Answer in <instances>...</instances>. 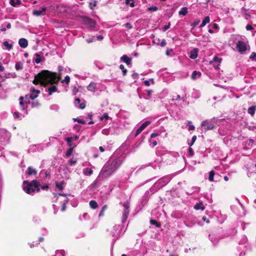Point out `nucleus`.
Returning <instances> with one entry per match:
<instances>
[{
  "label": "nucleus",
  "mask_w": 256,
  "mask_h": 256,
  "mask_svg": "<svg viewBox=\"0 0 256 256\" xmlns=\"http://www.w3.org/2000/svg\"><path fill=\"white\" fill-rule=\"evenodd\" d=\"M22 4V2L20 0H16V6H19Z\"/></svg>",
  "instance_id": "nucleus-59"
},
{
  "label": "nucleus",
  "mask_w": 256,
  "mask_h": 256,
  "mask_svg": "<svg viewBox=\"0 0 256 256\" xmlns=\"http://www.w3.org/2000/svg\"><path fill=\"white\" fill-rule=\"evenodd\" d=\"M188 152H189V156H194V152L192 148H190V147L189 148Z\"/></svg>",
  "instance_id": "nucleus-43"
},
{
  "label": "nucleus",
  "mask_w": 256,
  "mask_h": 256,
  "mask_svg": "<svg viewBox=\"0 0 256 256\" xmlns=\"http://www.w3.org/2000/svg\"><path fill=\"white\" fill-rule=\"evenodd\" d=\"M213 28L217 30L218 28V26L216 24H213Z\"/></svg>",
  "instance_id": "nucleus-62"
},
{
  "label": "nucleus",
  "mask_w": 256,
  "mask_h": 256,
  "mask_svg": "<svg viewBox=\"0 0 256 256\" xmlns=\"http://www.w3.org/2000/svg\"><path fill=\"white\" fill-rule=\"evenodd\" d=\"M76 160H73V159H71V160H70V161H69L70 164L71 166H72V165H74V164H76Z\"/></svg>",
  "instance_id": "nucleus-51"
},
{
  "label": "nucleus",
  "mask_w": 256,
  "mask_h": 256,
  "mask_svg": "<svg viewBox=\"0 0 256 256\" xmlns=\"http://www.w3.org/2000/svg\"><path fill=\"white\" fill-rule=\"evenodd\" d=\"M236 48L240 52H244L246 50V46L245 42L242 41H238L236 43Z\"/></svg>",
  "instance_id": "nucleus-6"
},
{
  "label": "nucleus",
  "mask_w": 256,
  "mask_h": 256,
  "mask_svg": "<svg viewBox=\"0 0 256 256\" xmlns=\"http://www.w3.org/2000/svg\"><path fill=\"white\" fill-rule=\"evenodd\" d=\"M46 10V8L44 6L42 8V10H34L32 14L36 16H40L44 15L45 12Z\"/></svg>",
  "instance_id": "nucleus-9"
},
{
  "label": "nucleus",
  "mask_w": 256,
  "mask_h": 256,
  "mask_svg": "<svg viewBox=\"0 0 256 256\" xmlns=\"http://www.w3.org/2000/svg\"><path fill=\"white\" fill-rule=\"evenodd\" d=\"M200 22V20H196V21H195L194 22H193L192 24H191V26H192L193 27H194L196 26H197L199 22Z\"/></svg>",
  "instance_id": "nucleus-46"
},
{
  "label": "nucleus",
  "mask_w": 256,
  "mask_h": 256,
  "mask_svg": "<svg viewBox=\"0 0 256 256\" xmlns=\"http://www.w3.org/2000/svg\"><path fill=\"white\" fill-rule=\"evenodd\" d=\"M15 68L17 70H22L23 67L22 64L20 62H16L15 64Z\"/></svg>",
  "instance_id": "nucleus-33"
},
{
  "label": "nucleus",
  "mask_w": 256,
  "mask_h": 256,
  "mask_svg": "<svg viewBox=\"0 0 256 256\" xmlns=\"http://www.w3.org/2000/svg\"><path fill=\"white\" fill-rule=\"evenodd\" d=\"M83 21L84 24L88 28H94L96 26V22L90 18L84 17L83 18Z\"/></svg>",
  "instance_id": "nucleus-5"
},
{
  "label": "nucleus",
  "mask_w": 256,
  "mask_h": 256,
  "mask_svg": "<svg viewBox=\"0 0 256 256\" xmlns=\"http://www.w3.org/2000/svg\"><path fill=\"white\" fill-rule=\"evenodd\" d=\"M58 88L55 86H52L46 90V91L48 92V94L50 96L52 95L53 92H56Z\"/></svg>",
  "instance_id": "nucleus-14"
},
{
  "label": "nucleus",
  "mask_w": 256,
  "mask_h": 256,
  "mask_svg": "<svg viewBox=\"0 0 256 256\" xmlns=\"http://www.w3.org/2000/svg\"><path fill=\"white\" fill-rule=\"evenodd\" d=\"M217 119L215 118L210 120H206L202 122L201 124L202 126H204L206 131L212 130L216 128Z\"/></svg>",
  "instance_id": "nucleus-4"
},
{
  "label": "nucleus",
  "mask_w": 256,
  "mask_h": 256,
  "mask_svg": "<svg viewBox=\"0 0 256 256\" xmlns=\"http://www.w3.org/2000/svg\"><path fill=\"white\" fill-rule=\"evenodd\" d=\"M194 208L196 210H204L205 209V206L203 204L202 202H198L196 203L194 205Z\"/></svg>",
  "instance_id": "nucleus-15"
},
{
  "label": "nucleus",
  "mask_w": 256,
  "mask_h": 256,
  "mask_svg": "<svg viewBox=\"0 0 256 256\" xmlns=\"http://www.w3.org/2000/svg\"><path fill=\"white\" fill-rule=\"evenodd\" d=\"M124 210L122 215V222L123 223L126 220L129 214V206L126 204H124Z\"/></svg>",
  "instance_id": "nucleus-8"
},
{
  "label": "nucleus",
  "mask_w": 256,
  "mask_h": 256,
  "mask_svg": "<svg viewBox=\"0 0 256 256\" xmlns=\"http://www.w3.org/2000/svg\"><path fill=\"white\" fill-rule=\"evenodd\" d=\"M62 70L63 67L62 66H58V74L48 70H43L35 76L32 83L36 85L40 84L44 87L48 84H56L61 80V72Z\"/></svg>",
  "instance_id": "nucleus-1"
},
{
  "label": "nucleus",
  "mask_w": 256,
  "mask_h": 256,
  "mask_svg": "<svg viewBox=\"0 0 256 256\" xmlns=\"http://www.w3.org/2000/svg\"><path fill=\"white\" fill-rule=\"evenodd\" d=\"M198 48H195L190 52V58L192 59H196L198 57Z\"/></svg>",
  "instance_id": "nucleus-12"
},
{
  "label": "nucleus",
  "mask_w": 256,
  "mask_h": 256,
  "mask_svg": "<svg viewBox=\"0 0 256 256\" xmlns=\"http://www.w3.org/2000/svg\"><path fill=\"white\" fill-rule=\"evenodd\" d=\"M222 58H218L217 56H214V58H213V62H216V63H218V64H220L221 62H222Z\"/></svg>",
  "instance_id": "nucleus-38"
},
{
  "label": "nucleus",
  "mask_w": 256,
  "mask_h": 256,
  "mask_svg": "<svg viewBox=\"0 0 256 256\" xmlns=\"http://www.w3.org/2000/svg\"><path fill=\"white\" fill-rule=\"evenodd\" d=\"M254 29V28L250 24H248L246 26V30H250Z\"/></svg>",
  "instance_id": "nucleus-49"
},
{
  "label": "nucleus",
  "mask_w": 256,
  "mask_h": 256,
  "mask_svg": "<svg viewBox=\"0 0 256 256\" xmlns=\"http://www.w3.org/2000/svg\"><path fill=\"white\" fill-rule=\"evenodd\" d=\"M108 118H109V116H108V114L107 113H104V116L100 117V120H107L108 119Z\"/></svg>",
  "instance_id": "nucleus-41"
},
{
  "label": "nucleus",
  "mask_w": 256,
  "mask_h": 256,
  "mask_svg": "<svg viewBox=\"0 0 256 256\" xmlns=\"http://www.w3.org/2000/svg\"><path fill=\"white\" fill-rule=\"evenodd\" d=\"M40 93V90L36 91V92H32L30 95V98L32 100H34L38 96V94Z\"/></svg>",
  "instance_id": "nucleus-24"
},
{
  "label": "nucleus",
  "mask_w": 256,
  "mask_h": 256,
  "mask_svg": "<svg viewBox=\"0 0 256 256\" xmlns=\"http://www.w3.org/2000/svg\"><path fill=\"white\" fill-rule=\"evenodd\" d=\"M93 40H94L93 38H90L86 40V42H88V43H90L92 42H93Z\"/></svg>",
  "instance_id": "nucleus-60"
},
{
  "label": "nucleus",
  "mask_w": 256,
  "mask_h": 256,
  "mask_svg": "<svg viewBox=\"0 0 256 256\" xmlns=\"http://www.w3.org/2000/svg\"><path fill=\"white\" fill-rule=\"evenodd\" d=\"M132 77L134 79H137L138 78V73H134L132 74Z\"/></svg>",
  "instance_id": "nucleus-45"
},
{
  "label": "nucleus",
  "mask_w": 256,
  "mask_h": 256,
  "mask_svg": "<svg viewBox=\"0 0 256 256\" xmlns=\"http://www.w3.org/2000/svg\"><path fill=\"white\" fill-rule=\"evenodd\" d=\"M194 128H195V127H194V126H193V125H190V126H189V128H188V130H194Z\"/></svg>",
  "instance_id": "nucleus-58"
},
{
  "label": "nucleus",
  "mask_w": 256,
  "mask_h": 256,
  "mask_svg": "<svg viewBox=\"0 0 256 256\" xmlns=\"http://www.w3.org/2000/svg\"><path fill=\"white\" fill-rule=\"evenodd\" d=\"M64 180L61 181L60 182H56V186L60 190H62L64 187Z\"/></svg>",
  "instance_id": "nucleus-16"
},
{
  "label": "nucleus",
  "mask_w": 256,
  "mask_h": 256,
  "mask_svg": "<svg viewBox=\"0 0 256 256\" xmlns=\"http://www.w3.org/2000/svg\"><path fill=\"white\" fill-rule=\"evenodd\" d=\"M86 107V104L84 102H82L80 104L79 108L80 109H84Z\"/></svg>",
  "instance_id": "nucleus-50"
},
{
  "label": "nucleus",
  "mask_w": 256,
  "mask_h": 256,
  "mask_svg": "<svg viewBox=\"0 0 256 256\" xmlns=\"http://www.w3.org/2000/svg\"><path fill=\"white\" fill-rule=\"evenodd\" d=\"M96 0H94V2H90L89 3V7L90 10H94V8L96 6Z\"/></svg>",
  "instance_id": "nucleus-32"
},
{
  "label": "nucleus",
  "mask_w": 256,
  "mask_h": 256,
  "mask_svg": "<svg viewBox=\"0 0 256 256\" xmlns=\"http://www.w3.org/2000/svg\"><path fill=\"white\" fill-rule=\"evenodd\" d=\"M10 4L13 6H16L15 0H10Z\"/></svg>",
  "instance_id": "nucleus-54"
},
{
  "label": "nucleus",
  "mask_w": 256,
  "mask_h": 256,
  "mask_svg": "<svg viewBox=\"0 0 256 256\" xmlns=\"http://www.w3.org/2000/svg\"><path fill=\"white\" fill-rule=\"evenodd\" d=\"M70 82V78L68 76H65L64 80L61 81L62 83L66 82L67 84H69Z\"/></svg>",
  "instance_id": "nucleus-34"
},
{
  "label": "nucleus",
  "mask_w": 256,
  "mask_h": 256,
  "mask_svg": "<svg viewBox=\"0 0 256 256\" xmlns=\"http://www.w3.org/2000/svg\"><path fill=\"white\" fill-rule=\"evenodd\" d=\"M96 88V84L91 82L88 86L87 89L89 91L94 92Z\"/></svg>",
  "instance_id": "nucleus-18"
},
{
  "label": "nucleus",
  "mask_w": 256,
  "mask_h": 256,
  "mask_svg": "<svg viewBox=\"0 0 256 256\" xmlns=\"http://www.w3.org/2000/svg\"><path fill=\"white\" fill-rule=\"evenodd\" d=\"M256 106H252L248 108V113L253 116L255 114Z\"/></svg>",
  "instance_id": "nucleus-22"
},
{
  "label": "nucleus",
  "mask_w": 256,
  "mask_h": 256,
  "mask_svg": "<svg viewBox=\"0 0 256 256\" xmlns=\"http://www.w3.org/2000/svg\"><path fill=\"white\" fill-rule=\"evenodd\" d=\"M144 84L146 86H149L150 85V83L149 80H146L144 81Z\"/></svg>",
  "instance_id": "nucleus-57"
},
{
  "label": "nucleus",
  "mask_w": 256,
  "mask_h": 256,
  "mask_svg": "<svg viewBox=\"0 0 256 256\" xmlns=\"http://www.w3.org/2000/svg\"><path fill=\"white\" fill-rule=\"evenodd\" d=\"M126 4H130V6L134 8V0H126L125 2Z\"/></svg>",
  "instance_id": "nucleus-31"
},
{
  "label": "nucleus",
  "mask_w": 256,
  "mask_h": 256,
  "mask_svg": "<svg viewBox=\"0 0 256 256\" xmlns=\"http://www.w3.org/2000/svg\"><path fill=\"white\" fill-rule=\"evenodd\" d=\"M92 172L93 170L89 168H86L84 170V174L86 176L91 175L92 174Z\"/></svg>",
  "instance_id": "nucleus-23"
},
{
  "label": "nucleus",
  "mask_w": 256,
  "mask_h": 256,
  "mask_svg": "<svg viewBox=\"0 0 256 256\" xmlns=\"http://www.w3.org/2000/svg\"><path fill=\"white\" fill-rule=\"evenodd\" d=\"M153 92L152 90H148L147 92V94L148 96H150L152 93Z\"/></svg>",
  "instance_id": "nucleus-63"
},
{
  "label": "nucleus",
  "mask_w": 256,
  "mask_h": 256,
  "mask_svg": "<svg viewBox=\"0 0 256 256\" xmlns=\"http://www.w3.org/2000/svg\"><path fill=\"white\" fill-rule=\"evenodd\" d=\"M158 10V7L156 6H152L151 7L148 8V10L150 12H155L156 11Z\"/></svg>",
  "instance_id": "nucleus-39"
},
{
  "label": "nucleus",
  "mask_w": 256,
  "mask_h": 256,
  "mask_svg": "<svg viewBox=\"0 0 256 256\" xmlns=\"http://www.w3.org/2000/svg\"><path fill=\"white\" fill-rule=\"evenodd\" d=\"M108 208V206L106 204L104 206H103V207L102 208L100 212V214H99V215H98L99 217H100V216H104V212L107 210Z\"/></svg>",
  "instance_id": "nucleus-27"
},
{
  "label": "nucleus",
  "mask_w": 256,
  "mask_h": 256,
  "mask_svg": "<svg viewBox=\"0 0 256 256\" xmlns=\"http://www.w3.org/2000/svg\"><path fill=\"white\" fill-rule=\"evenodd\" d=\"M3 44L5 46L6 49V50H11L12 48V44H9L8 42H7V41H4L3 42Z\"/></svg>",
  "instance_id": "nucleus-25"
},
{
  "label": "nucleus",
  "mask_w": 256,
  "mask_h": 256,
  "mask_svg": "<svg viewBox=\"0 0 256 256\" xmlns=\"http://www.w3.org/2000/svg\"><path fill=\"white\" fill-rule=\"evenodd\" d=\"M66 202H64L62 205L61 210L62 212H64L66 210Z\"/></svg>",
  "instance_id": "nucleus-53"
},
{
  "label": "nucleus",
  "mask_w": 256,
  "mask_h": 256,
  "mask_svg": "<svg viewBox=\"0 0 256 256\" xmlns=\"http://www.w3.org/2000/svg\"><path fill=\"white\" fill-rule=\"evenodd\" d=\"M214 174H215V172H214L213 170H211L210 172V173H209V176H208V180L210 182L214 181Z\"/></svg>",
  "instance_id": "nucleus-29"
},
{
  "label": "nucleus",
  "mask_w": 256,
  "mask_h": 256,
  "mask_svg": "<svg viewBox=\"0 0 256 256\" xmlns=\"http://www.w3.org/2000/svg\"><path fill=\"white\" fill-rule=\"evenodd\" d=\"M18 44L22 48H26L28 46V42L24 38H21L18 40Z\"/></svg>",
  "instance_id": "nucleus-11"
},
{
  "label": "nucleus",
  "mask_w": 256,
  "mask_h": 256,
  "mask_svg": "<svg viewBox=\"0 0 256 256\" xmlns=\"http://www.w3.org/2000/svg\"><path fill=\"white\" fill-rule=\"evenodd\" d=\"M38 186H40V183L36 180L31 182L24 180L23 182V190L28 194H31L34 193L36 188Z\"/></svg>",
  "instance_id": "nucleus-3"
},
{
  "label": "nucleus",
  "mask_w": 256,
  "mask_h": 256,
  "mask_svg": "<svg viewBox=\"0 0 256 256\" xmlns=\"http://www.w3.org/2000/svg\"><path fill=\"white\" fill-rule=\"evenodd\" d=\"M188 14V8L186 7L182 8L178 12L180 15H182L184 16Z\"/></svg>",
  "instance_id": "nucleus-21"
},
{
  "label": "nucleus",
  "mask_w": 256,
  "mask_h": 256,
  "mask_svg": "<svg viewBox=\"0 0 256 256\" xmlns=\"http://www.w3.org/2000/svg\"><path fill=\"white\" fill-rule=\"evenodd\" d=\"M74 150V148H70L66 152V156L69 157L72 154Z\"/></svg>",
  "instance_id": "nucleus-37"
},
{
  "label": "nucleus",
  "mask_w": 256,
  "mask_h": 256,
  "mask_svg": "<svg viewBox=\"0 0 256 256\" xmlns=\"http://www.w3.org/2000/svg\"><path fill=\"white\" fill-rule=\"evenodd\" d=\"M250 60L256 62V53L252 52V54L250 56Z\"/></svg>",
  "instance_id": "nucleus-40"
},
{
  "label": "nucleus",
  "mask_w": 256,
  "mask_h": 256,
  "mask_svg": "<svg viewBox=\"0 0 256 256\" xmlns=\"http://www.w3.org/2000/svg\"><path fill=\"white\" fill-rule=\"evenodd\" d=\"M40 103L38 101L31 102V105L32 108L38 106H40Z\"/></svg>",
  "instance_id": "nucleus-42"
},
{
  "label": "nucleus",
  "mask_w": 256,
  "mask_h": 256,
  "mask_svg": "<svg viewBox=\"0 0 256 256\" xmlns=\"http://www.w3.org/2000/svg\"><path fill=\"white\" fill-rule=\"evenodd\" d=\"M170 23L169 22L168 25H166L164 26V27L163 28V31L165 32L166 30L168 28H170Z\"/></svg>",
  "instance_id": "nucleus-52"
},
{
  "label": "nucleus",
  "mask_w": 256,
  "mask_h": 256,
  "mask_svg": "<svg viewBox=\"0 0 256 256\" xmlns=\"http://www.w3.org/2000/svg\"><path fill=\"white\" fill-rule=\"evenodd\" d=\"M158 135V133L154 132L151 134L150 138H155V137L157 136Z\"/></svg>",
  "instance_id": "nucleus-55"
},
{
  "label": "nucleus",
  "mask_w": 256,
  "mask_h": 256,
  "mask_svg": "<svg viewBox=\"0 0 256 256\" xmlns=\"http://www.w3.org/2000/svg\"><path fill=\"white\" fill-rule=\"evenodd\" d=\"M97 38H98V40H102L104 38V37L102 35H99L98 36Z\"/></svg>",
  "instance_id": "nucleus-64"
},
{
  "label": "nucleus",
  "mask_w": 256,
  "mask_h": 256,
  "mask_svg": "<svg viewBox=\"0 0 256 256\" xmlns=\"http://www.w3.org/2000/svg\"><path fill=\"white\" fill-rule=\"evenodd\" d=\"M210 22V18L208 16H206L204 20L202 21V24H200V27L202 28L206 24Z\"/></svg>",
  "instance_id": "nucleus-19"
},
{
  "label": "nucleus",
  "mask_w": 256,
  "mask_h": 256,
  "mask_svg": "<svg viewBox=\"0 0 256 256\" xmlns=\"http://www.w3.org/2000/svg\"><path fill=\"white\" fill-rule=\"evenodd\" d=\"M150 124V121H146L144 122L140 126V128L136 130L135 136H137L140 134L142 132L146 127L148 126Z\"/></svg>",
  "instance_id": "nucleus-7"
},
{
  "label": "nucleus",
  "mask_w": 256,
  "mask_h": 256,
  "mask_svg": "<svg viewBox=\"0 0 256 256\" xmlns=\"http://www.w3.org/2000/svg\"><path fill=\"white\" fill-rule=\"evenodd\" d=\"M34 56H36V58L34 59V61L36 64L40 63L42 61V58L40 54L38 53H36Z\"/></svg>",
  "instance_id": "nucleus-20"
},
{
  "label": "nucleus",
  "mask_w": 256,
  "mask_h": 256,
  "mask_svg": "<svg viewBox=\"0 0 256 256\" xmlns=\"http://www.w3.org/2000/svg\"><path fill=\"white\" fill-rule=\"evenodd\" d=\"M14 118H18L20 117L19 113L16 112H14Z\"/></svg>",
  "instance_id": "nucleus-56"
},
{
  "label": "nucleus",
  "mask_w": 256,
  "mask_h": 256,
  "mask_svg": "<svg viewBox=\"0 0 256 256\" xmlns=\"http://www.w3.org/2000/svg\"><path fill=\"white\" fill-rule=\"evenodd\" d=\"M89 204L90 207L92 209H96L98 208V203L96 200H92L90 202Z\"/></svg>",
  "instance_id": "nucleus-17"
},
{
  "label": "nucleus",
  "mask_w": 256,
  "mask_h": 256,
  "mask_svg": "<svg viewBox=\"0 0 256 256\" xmlns=\"http://www.w3.org/2000/svg\"><path fill=\"white\" fill-rule=\"evenodd\" d=\"M49 188L48 184H46L44 186H43L41 187V189L42 190H48Z\"/></svg>",
  "instance_id": "nucleus-47"
},
{
  "label": "nucleus",
  "mask_w": 256,
  "mask_h": 256,
  "mask_svg": "<svg viewBox=\"0 0 256 256\" xmlns=\"http://www.w3.org/2000/svg\"><path fill=\"white\" fill-rule=\"evenodd\" d=\"M74 122H78V123L82 124H86V122H85V120H84L82 119H80L78 118H74Z\"/></svg>",
  "instance_id": "nucleus-35"
},
{
  "label": "nucleus",
  "mask_w": 256,
  "mask_h": 256,
  "mask_svg": "<svg viewBox=\"0 0 256 256\" xmlns=\"http://www.w3.org/2000/svg\"><path fill=\"white\" fill-rule=\"evenodd\" d=\"M120 60L126 63L128 66L132 64V58L128 57L127 55H123L121 58Z\"/></svg>",
  "instance_id": "nucleus-10"
},
{
  "label": "nucleus",
  "mask_w": 256,
  "mask_h": 256,
  "mask_svg": "<svg viewBox=\"0 0 256 256\" xmlns=\"http://www.w3.org/2000/svg\"><path fill=\"white\" fill-rule=\"evenodd\" d=\"M166 41L164 39H163L162 40V42H161V43L160 44V46H162V47H164V46L166 45Z\"/></svg>",
  "instance_id": "nucleus-48"
},
{
  "label": "nucleus",
  "mask_w": 256,
  "mask_h": 256,
  "mask_svg": "<svg viewBox=\"0 0 256 256\" xmlns=\"http://www.w3.org/2000/svg\"><path fill=\"white\" fill-rule=\"evenodd\" d=\"M66 141L68 145L69 146H72V138H71V137L66 138Z\"/></svg>",
  "instance_id": "nucleus-36"
},
{
  "label": "nucleus",
  "mask_w": 256,
  "mask_h": 256,
  "mask_svg": "<svg viewBox=\"0 0 256 256\" xmlns=\"http://www.w3.org/2000/svg\"><path fill=\"white\" fill-rule=\"evenodd\" d=\"M196 136H194L192 137V140L191 141H192V142H195L196 140Z\"/></svg>",
  "instance_id": "nucleus-61"
},
{
  "label": "nucleus",
  "mask_w": 256,
  "mask_h": 256,
  "mask_svg": "<svg viewBox=\"0 0 256 256\" xmlns=\"http://www.w3.org/2000/svg\"><path fill=\"white\" fill-rule=\"evenodd\" d=\"M150 223L152 224L155 225L157 228H160L161 226L160 223L155 220H150Z\"/></svg>",
  "instance_id": "nucleus-28"
},
{
  "label": "nucleus",
  "mask_w": 256,
  "mask_h": 256,
  "mask_svg": "<svg viewBox=\"0 0 256 256\" xmlns=\"http://www.w3.org/2000/svg\"><path fill=\"white\" fill-rule=\"evenodd\" d=\"M26 174L28 176L36 175L37 174V171L35 169L33 168L32 166H28V168Z\"/></svg>",
  "instance_id": "nucleus-13"
},
{
  "label": "nucleus",
  "mask_w": 256,
  "mask_h": 256,
  "mask_svg": "<svg viewBox=\"0 0 256 256\" xmlns=\"http://www.w3.org/2000/svg\"><path fill=\"white\" fill-rule=\"evenodd\" d=\"M197 76L198 77H200L201 76V73L200 72H198L197 71L194 70V71L193 72H192V74L191 78L192 80H196V76Z\"/></svg>",
  "instance_id": "nucleus-26"
},
{
  "label": "nucleus",
  "mask_w": 256,
  "mask_h": 256,
  "mask_svg": "<svg viewBox=\"0 0 256 256\" xmlns=\"http://www.w3.org/2000/svg\"><path fill=\"white\" fill-rule=\"evenodd\" d=\"M124 26L126 28H128V29H131V28H132V24H131L130 23H129V22H128V23L125 24H124Z\"/></svg>",
  "instance_id": "nucleus-44"
},
{
  "label": "nucleus",
  "mask_w": 256,
  "mask_h": 256,
  "mask_svg": "<svg viewBox=\"0 0 256 256\" xmlns=\"http://www.w3.org/2000/svg\"><path fill=\"white\" fill-rule=\"evenodd\" d=\"M119 166L120 164L116 160H109L102 168L98 176L102 178H108Z\"/></svg>",
  "instance_id": "nucleus-2"
},
{
  "label": "nucleus",
  "mask_w": 256,
  "mask_h": 256,
  "mask_svg": "<svg viewBox=\"0 0 256 256\" xmlns=\"http://www.w3.org/2000/svg\"><path fill=\"white\" fill-rule=\"evenodd\" d=\"M120 69L122 70V75L124 76H125L127 74V70L124 68V66L123 64H120L119 66Z\"/></svg>",
  "instance_id": "nucleus-30"
}]
</instances>
